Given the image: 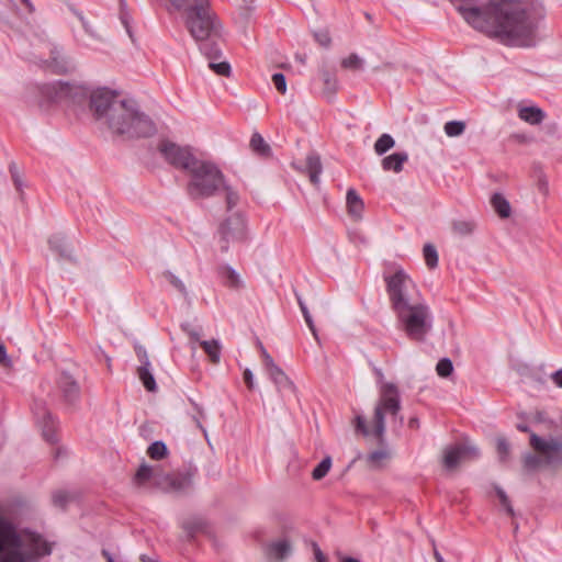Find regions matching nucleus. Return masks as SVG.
Here are the masks:
<instances>
[{
    "instance_id": "obj_51",
    "label": "nucleus",
    "mask_w": 562,
    "mask_h": 562,
    "mask_svg": "<svg viewBox=\"0 0 562 562\" xmlns=\"http://www.w3.org/2000/svg\"><path fill=\"white\" fill-rule=\"evenodd\" d=\"M10 172H11V177H12L15 189L22 193L24 183H23V180H22L21 176L19 175L16 166L14 164L10 165Z\"/></svg>"
},
{
    "instance_id": "obj_43",
    "label": "nucleus",
    "mask_w": 562,
    "mask_h": 562,
    "mask_svg": "<svg viewBox=\"0 0 562 562\" xmlns=\"http://www.w3.org/2000/svg\"><path fill=\"white\" fill-rule=\"evenodd\" d=\"M443 130L449 137H457L464 132L465 123L462 121H449L445 124Z\"/></svg>"
},
{
    "instance_id": "obj_24",
    "label": "nucleus",
    "mask_w": 562,
    "mask_h": 562,
    "mask_svg": "<svg viewBox=\"0 0 562 562\" xmlns=\"http://www.w3.org/2000/svg\"><path fill=\"white\" fill-rule=\"evenodd\" d=\"M408 160V154L406 151L393 153L382 159V168L385 171L401 172L403 165Z\"/></svg>"
},
{
    "instance_id": "obj_37",
    "label": "nucleus",
    "mask_w": 562,
    "mask_h": 562,
    "mask_svg": "<svg viewBox=\"0 0 562 562\" xmlns=\"http://www.w3.org/2000/svg\"><path fill=\"white\" fill-rule=\"evenodd\" d=\"M209 59V67L212 69L216 75L223 76V77H229L232 72V67L228 61L222 60L217 61L220 58H207Z\"/></svg>"
},
{
    "instance_id": "obj_52",
    "label": "nucleus",
    "mask_w": 562,
    "mask_h": 562,
    "mask_svg": "<svg viewBox=\"0 0 562 562\" xmlns=\"http://www.w3.org/2000/svg\"><path fill=\"white\" fill-rule=\"evenodd\" d=\"M202 528V524L200 521L194 522H184L183 529L187 532V537L189 539L194 537V533Z\"/></svg>"
},
{
    "instance_id": "obj_41",
    "label": "nucleus",
    "mask_w": 562,
    "mask_h": 562,
    "mask_svg": "<svg viewBox=\"0 0 562 562\" xmlns=\"http://www.w3.org/2000/svg\"><path fill=\"white\" fill-rule=\"evenodd\" d=\"M423 254L428 268L434 269L438 266V252L432 244H425L423 248Z\"/></svg>"
},
{
    "instance_id": "obj_21",
    "label": "nucleus",
    "mask_w": 562,
    "mask_h": 562,
    "mask_svg": "<svg viewBox=\"0 0 562 562\" xmlns=\"http://www.w3.org/2000/svg\"><path fill=\"white\" fill-rule=\"evenodd\" d=\"M49 249L56 252L61 259L74 260L72 251L67 243L66 236L57 233L48 238Z\"/></svg>"
},
{
    "instance_id": "obj_64",
    "label": "nucleus",
    "mask_w": 562,
    "mask_h": 562,
    "mask_svg": "<svg viewBox=\"0 0 562 562\" xmlns=\"http://www.w3.org/2000/svg\"><path fill=\"white\" fill-rule=\"evenodd\" d=\"M164 276L171 285H176V276L171 271H166Z\"/></svg>"
},
{
    "instance_id": "obj_31",
    "label": "nucleus",
    "mask_w": 562,
    "mask_h": 562,
    "mask_svg": "<svg viewBox=\"0 0 562 562\" xmlns=\"http://www.w3.org/2000/svg\"><path fill=\"white\" fill-rule=\"evenodd\" d=\"M154 486L162 492H170L176 487V477L172 474H165L162 470L158 468Z\"/></svg>"
},
{
    "instance_id": "obj_47",
    "label": "nucleus",
    "mask_w": 562,
    "mask_h": 562,
    "mask_svg": "<svg viewBox=\"0 0 562 562\" xmlns=\"http://www.w3.org/2000/svg\"><path fill=\"white\" fill-rule=\"evenodd\" d=\"M341 66L346 69L359 70L363 67V59L352 53L347 58L342 59Z\"/></svg>"
},
{
    "instance_id": "obj_18",
    "label": "nucleus",
    "mask_w": 562,
    "mask_h": 562,
    "mask_svg": "<svg viewBox=\"0 0 562 562\" xmlns=\"http://www.w3.org/2000/svg\"><path fill=\"white\" fill-rule=\"evenodd\" d=\"M206 161L199 160L190 146H178V167L187 170L192 176L200 165H204Z\"/></svg>"
},
{
    "instance_id": "obj_14",
    "label": "nucleus",
    "mask_w": 562,
    "mask_h": 562,
    "mask_svg": "<svg viewBox=\"0 0 562 562\" xmlns=\"http://www.w3.org/2000/svg\"><path fill=\"white\" fill-rule=\"evenodd\" d=\"M58 387L63 400L68 405H75L80 398V386L78 382L66 372H63L58 379Z\"/></svg>"
},
{
    "instance_id": "obj_29",
    "label": "nucleus",
    "mask_w": 562,
    "mask_h": 562,
    "mask_svg": "<svg viewBox=\"0 0 562 562\" xmlns=\"http://www.w3.org/2000/svg\"><path fill=\"white\" fill-rule=\"evenodd\" d=\"M198 345L203 348L212 363L217 364L221 361L222 346L217 339L201 340Z\"/></svg>"
},
{
    "instance_id": "obj_30",
    "label": "nucleus",
    "mask_w": 562,
    "mask_h": 562,
    "mask_svg": "<svg viewBox=\"0 0 562 562\" xmlns=\"http://www.w3.org/2000/svg\"><path fill=\"white\" fill-rule=\"evenodd\" d=\"M491 204L501 217L506 218L510 215V204L503 194L494 193L491 198Z\"/></svg>"
},
{
    "instance_id": "obj_42",
    "label": "nucleus",
    "mask_w": 562,
    "mask_h": 562,
    "mask_svg": "<svg viewBox=\"0 0 562 562\" xmlns=\"http://www.w3.org/2000/svg\"><path fill=\"white\" fill-rule=\"evenodd\" d=\"M496 451L502 463L506 462L510 456V445L504 437H497Z\"/></svg>"
},
{
    "instance_id": "obj_11",
    "label": "nucleus",
    "mask_w": 562,
    "mask_h": 562,
    "mask_svg": "<svg viewBox=\"0 0 562 562\" xmlns=\"http://www.w3.org/2000/svg\"><path fill=\"white\" fill-rule=\"evenodd\" d=\"M516 428L521 432L530 434V446L536 451L546 456V464H552L561 460V458H557L554 456L562 451V443L559 439L551 438L550 440H544L537 434L532 432L530 427L525 423L517 424Z\"/></svg>"
},
{
    "instance_id": "obj_3",
    "label": "nucleus",
    "mask_w": 562,
    "mask_h": 562,
    "mask_svg": "<svg viewBox=\"0 0 562 562\" xmlns=\"http://www.w3.org/2000/svg\"><path fill=\"white\" fill-rule=\"evenodd\" d=\"M250 3L254 0H243ZM183 23L206 58H221L223 26L210 0H178Z\"/></svg>"
},
{
    "instance_id": "obj_36",
    "label": "nucleus",
    "mask_w": 562,
    "mask_h": 562,
    "mask_svg": "<svg viewBox=\"0 0 562 562\" xmlns=\"http://www.w3.org/2000/svg\"><path fill=\"white\" fill-rule=\"evenodd\" d=\"M322 79L324 81V92L334 95L338 89V80L334 74L328 70H322Z\"/></svg>"
},
{
    "instance_id": "obj_17",
    "label": "nucleus",
    "mask_w": 562,
    "mask_h": 562,
    "mask_svg": "<svg viewBox=\"0 0 562 562\" xmlns=\"http://www.w3.org/2000/svg\"><path fill=\"white\" fill-rule=\"evenodd\" d=\"M46 63L47 67L56 74H66L75 68L74 63L56 46L50 49V57Z\"/></svg>"
},
{
    "instance_id": "obj_55",
    "label": "nucleus",
    "mask_w": 562,
    "mask_h": 562,
    "mask_svg": "<svg viewBox=\"0 0 562 562\" xmlns=\"http://www.w3.org/2000/svg\"><path fill=\"white\" fill-rule=\"evenodd\" d=\"M315 40L324 47L329 46L331 42L330 36L326 31L315 33Z\"/></svg>"
},
{
    "instance_id": "obj_10",
    "label": "nucleus",
    "mask_w": 562,
    "mask_h": 562,
    "mask_svg": "<svg viewBox=\"0 0 562 562\" xmlns=\"http://www.w3.org/2000/svg\"><path fill=\"white\" fill-rule=\"evenodd\" d=\"M245 220L240 213H235L226 218L220 226V248L221 251L226 252L229 248L231 241L241 240L245 236Z\"/></svg>"
},
{
    "instance_id": "obj_49",
    "label": "nucleus",
    "mask_w": 562,
    "mask_h": 562,
    "mask_svg": "<svg viewBox=\"0 0 562 562\" xmlns=\"http://www.w3.org/2000/svg\"><path fill=\"white\" fill-rule=\"evenodd\" d=\"M272 81H273L276 89L280 93L284 94L286 92V80H285V76L283 74H281V72L273 74Z\"/></svg>"
},
{
    "instance_id": "obj_35",
    "label": "nucleus",
    "mask_w": 562,
    "mask_h": 562,
    "mask_svg": "<svg viewBox=\"0 0 562 562\" xmlns=\"http://www.w3.org/2000/svg\"><path fill=\"white\" fill-rule=\"evenodd\" d=\"M395 146V140L390 134H382L374 143V151L382 156Z\"/></svg>"
},
{
    "instance_id": "obj_2",
    "label": "nucleus",
    "mask_w": 562,
    "mask_h": 562,
    "mask_svg": "<svg viewBox=\"0 0 562 562\" xmlns=\"http://www.w3.org/2000/svg\"><path fill=\"white\" fill-rule=\"evenodd\" d=\"M458 10L474 29L504 44L521 47L536 44L538 23L528 9L516 0H490L484 10L463 5Z\"/></svg>"
},
{
    "instance_id": "obj_1",
    "label": "nucleus",
    "mask_w": 562,
    "mask_h": 562,
    "mask_svg": "<svg viewBox=\"0 0 562 562\" xmlns=\"http://www.w3.org/2000/svg\"><path fill=\"white\" fill-rule=\"evenodd\" d=\"M90 110L94 119L106 125L115 135L125 138L156 136L151 149L166 162L176 166V142L172 132L162 125L158 126L133 100L121 99L114 90L99 88L90 94Z\"/></svg>"
},
{
    "instance_id": "obj_25",
    "label": "nucleus",
    "mask_w": 562,
    "mask_h": 562,
    "mask_svg": "<svg viewBox=\"0 0 562 562\" xmlns=\"http://www.w3.org/2000/svg\"><path fill=\"white\" fill-rule=\"evenodd\" d=\"M158 468L159 467L153 468V467L148 465L146 462H143L139 465V468L137 469V471L133 477L134 484H136L138 486H145L149 482H151L153 485H155Z\"/></svg>"
},
{
    "instance_id": "obj_44",
    "label": "nucleus",
    "mask_w": 562,
    "mask_h": 562,
    "mask_svg": "<svg viewBox=\"0 0 562 562\" xmlns=\"http://www.w3.org/2000/svg\"><path fill=\"white\" fill-rule=\"evenodd\" d=\"M74 499V495L67 491H56L53 494V503L56 507H59L61 509L66 508L68 503H70Z\"/></svg>"
},
{
    "instance_id": "obj_62",
    "label": "nucleus",
    "mask_w": 562,
    "mask_h": 562,
    "mask_svg": "<svg viewBox=\"0 0 562 562\" xmlns=\"http://www.w3.org/2000/svg\"><path fill=\"white\" fill-rule=\"evenodd\" d=\"M10 359L7 355V349L3 344H0V364L8 366L10 364Z\"/></svg>"
},
{
    "instance_id": "obj_7",
    "label": "nucleus",
    "mask_w": 562,
    "mask_h": 562,
    "mask_svg": "<svg viewBox=\"0 0 562 562\" xmlns=\"http://www.w3.org/2000/svg\"><path fill=\"white\" fill-rule=\"evenodd\" d=\"M401 411V397L397 386L387 382L381 386L380 398L374 408V429L373 435L383 440L385 432V413L396 418Z\"/></svg>"
},
{
    "instance_id": "obj_56",
    "label": "nucleus",
    "mask_w": 562,
    "mask_h": 562,
    "mask_svg": "<svg viewBox=\"0 0 562 562\" xmlns=\"http://www.w3.org/2000/svg\"><path fill=\"white\" fill-rule=\"evenodd\" d=\"M75 14L77 15V18L80 20L81 24H82V27L83 30L86 31V33H88L89 35L91 36H95L94 34V31L92 29V26L90 25V23L85 19L83 14L79 11H74Z\"/></svg>"
},
{
    "instance_id": "obj_39",
    "label": "nucleus",
    "mask_w": 562,
    "mask_h": 562,
    "mask_svg": "<svg viewBox=\"0 0 562 562\" xmlns=\"http://www.w3.org/2000/svg\"><path fill=\"white\" fill-rule=\"evenodd\" d=\"M168 453L167 446L164 441H154L147 449V454L154 460H160Z\"/></svg>"
},
{
    "instance_id": "obj_6",
    "label": "nucleus",
    "mask_w": 562,
    "mask_h": 562,
    "mask_svg": "<svg viewBox=\"0 0 562 562\" xmlns=\"http://www.w3.org/2000/svg\"><path fill=\"white\" fill-rule=\"evenodd\" d=\"M396 317L407 337L415 341H425L432 329V314L425 300L397 313Z\"/></svg>"
},
{
    "instance_id": "obj_19",
    "label": "nucleus",
    "mask_w": 562,
    "mask_h": 562,
    "mask_svg": "<svg viewBox=\"0 0 562 562\" xmlns=\"http://www.w3.org/2000/svg\"><path fill=\"white\" fill-rule=\"evenodd\" d=\"M180 327L183 334L187 336L188 345L192 351V356H194L196 346L202 340L201 338L203 336V327L196 318H194L192 322L181 323Z\"/></svg>"
},
{
    "instance_id": "obj_34",
    "label": "nucleus",
    "mask_w": 562,
    "mask_h": 562,
    "mask_svg": "<svg viewBox=\"0 0 562 562\" xmlns=\"http://www.w3.org/2000/svg\"><path fill=\"white\" fill-rule=\"evenodd\" d=\"M476 228V223L472 220H458L452 223V229L459 236H469Z\"/></svg>"
},
{
    "instance_id": "obj_26",
    "label": "nucleus",
    "mask_w": 562,
    "mask_h": 562,
    "mask_svg": "<svg viewBox=\"0 0 562 562\" xmlns=\"http://www.w3.org/2000/svg\"><path fill=\"white\" fill-rule=\"evenodd\" d=\"M346 202L349 214L356 218H360L364 204L362 199L355 189L350 188L347 191Z\"/></svg>"
},
{
    "instance_id": "obj_22",
    "label": "nucleus",
    "mask_w": 562,
    "mask_h": 562,
    "mask_svg": "<svg viewBox=\"0 0 562 562\" xmlns=\"http://www.w3.org/2000/svg\"><path fill=\"white\" fill-rule=\"evenodd\" d=\"M518 117L530 125H539L546 119V113L542 109L536 105H519Z\"/></svg>"
},
{
    "instance_id": "obj_33",
    "label": "nucleus",
    "mask_w": 562,
    "mask_h": 562,
    "mask_svg": "<svg viewBox=\"0 0 562 562\" xmlns=\"http://www.w3.org/2000/svg\"><path fill=\"white\" fill-rule=\"evenodd\" d=\"M137 375L148 392H155L157 390L156 380L150 372L149 367L139 366L137 369Z\"/></svg>"
},
{
    "instance_id": "obj_13",
    "label": "nucleus",
    "mask_w": 562,
    "mask_h": 562,
    "mask_svg": "<svg viewBox=\"0 0 562 562\" xmlns=\"http://www.w3.org/2000/svg\"><path fill=\"white\" fill-rule=\"evenodd\" d=\"M33 413L37 424L42 428V435L47 442L57 441L55 434V422L43 401H35L33 404Z\"/></svg>"
},
{
    "instance_id": "obj_28",
    "label": "nucleus",
    "mask_w": 562,
    "mask_h": 562,
    "mask_svg": "<svg viewBox=\"0 0 562 562\" xmlns=\"http://www.w3.org/2000/svg\"><path fill=\"white\" fill-rule=\"evenodd\" d=\"M250 148L256 155L263 157V158H268L272 155L270 145L265 140V138L258 132H255L251 135Z\"/></svg>"
},
{
    "instance_id": "obj_60",
    "label": "nucleus",
    "mask_w": 562,
    "mask_h": 562,
    "mask_svg": "<svg viewBox=\"0 0 562 562\" xmlns=\"http://www.w3.org/2000/svg\"><path fill=\"white\" fill-rule=\"evenodd\" d=\"M550 378L555 386L562 389V368L553 372Z\"/></svg>"
},
{
    "instance_id": "obj_57",
    "label": "nucleus",
    "mask_w": 562,
    "mask_h": 562,
    "mask_svg": "<svg viewBox=\"0 0 562 562\" xmlns=\"http://www.w3.org/2000/svg\"><path fill=\"white\" fill-rule=\"evenodd\" d=\"M260 351H261V355H262V358H263V361H265V366L266 368L268 366H272V363H274V360L272 359V357L268 353V351L266 350V348L263 347L262 342L260 340H258L257 342Z\"/></svg>"
},
{
    "instance_id": "obj_61",
    "label": "nucleus",
    "mask_w": 562,
    "mask_h": 562,
    "mask_svg": "<svg viewBox=\"0 0 562 562\" xmlns=\"http://www.w3.org/2000/svg\"><path fill=\"white\" fill-rule=\"evenodd\" d=\"M313 550L316 562H327V559L317 543H313Z\"/></svg>"
},
{
    "instance_id": "obj_63",
    "label": "nucleus",
    "mask_w": 562,
    "mask_h": 562,
    "mask_svg": "<svg viewBox=\"0 0 562 562\" xmlns=\"http://www.w3.org/2000/svg\"><path fill=\"white\" fill-rule=\"evenodd\" d=\"M177 288H178V292H181L184 296V300L188 301V304L190 305V297H189V294L184 288V285L180 282V280H178V284H177Z\"/></svg>"
},
{
    "instance_id": "obj_53",
    "label": "nucleus",
    "mask_w": 562,
    "mask_h": 562,
    "mask_svg": "<svg viewBox=\"0 0 562 562\" xmlns=\"http://www.w3.org/2000/svg\"><path fill=\"white\" fill-rule=\"evenodd\" d=\"M356 429L363 436H368L370 434L366 418L362 415L356 416Z\"/></svg>"
},
{
    "instance_id": "obj_45",
    "label": "nucleus",
    "mask_w": 562,
    "mask_h": 562,
    "mask_svg": "<svg viewBox=\"0 0 562 562\" xmlns=\"http://www.w3.org/2000/svg\"><path fill=\"white\" fill-rule=\"evenodd\" d=\"M437 374L440 378H448L453 372V363L450 358H442L438 361L436 366Z\"/></svg>"
},
{
    "instance_id": "obj_20",
    "label": "nucleus",
    "mask_w": 562,
    "mask_h": 562,
    "mask_svg": "<svg viewBox=\"0 0 562 562\" xmlns=\"http://www.w3.org/2000/svg\"><path fill=\"white\" fill-rule=\"evenodd\" d=\"M266 369L279 391L294 392L295 387L293 382L276 362L272 363V366H268Z\"/></svg>"
},
{
    "instance_id": "obj_4",
    "label": "nucleus",
    "mask_w": 562,
    "mask_h": 562,
    "mask_svg": "<svg viewBox=\"0 0 562 562\" xmlns=\"http://www.w3.org/2000/svg\"><path fill=\"white\" fill-rule=\"evenodd\" d=\"M191 199H207L224 194L227 211H232L239 202L238 192L227 183L220 168L210 161L200 165L187 184Z\"/></svg>"
},
{
    "instance_id": "obj_38",
    "label": "nucleus",
    "mask_w": 562,
    "mask_h": 562,
    "mask_svg": "<svg viewBox=\"0 0 562 562\" xmlns=\"http://www.w3.org/2000/svg\"><path fill=\"white\" fill-rule=\"evenodd\" d=\"M120 20H121V23L123 24V26L125 27L127 35L130 36L132 42H134V35H133V31H132V26H131L132 16H131L130 12L127 11L125 0H120Z\"/></svg>"
},
{
    "instance_id": "obj_15",
    "label": "nucleus",
    "mask_w": 562,
    "mask_h": 562,
    "mask_svg": "<svg viewBox=\"0 0 562 562\" xmlns=\"http://www.w3.org/2000/svg\"><path fill=\"white\" fill-rule=\"evenodd\" d=\"M265 553L269 560L281 562L292 554V544L286 538L271 541L267 544Z\"/></svg>"
},
{
    "instance_id": "obj_12",
    "label": "nucleus",
    "mask_w": 562,
    "mask_h": 562,
    "mask_svg": "<svg viewBox=\"0 0 562 562\" xmlns=\"http://www.w3.org/2000/svg\"><path fill=\"white\" fill-rule=\"evenodd\" d=\"M480 457L477 447L471 443H461L446 450L443 464L447 469H454L463 460H473Z\"/></svg>"
},
{
    "instance_id": "obj_40",
    "label": "nucleus",
    "mask_w": 562,
    "mask_h": 562,
    "mask_svg": "<svg viewBox=\"0 0 562 562\" xmlns=\"http://www.w3.org/2000/svg\"><path fill=\"white\" fill-rule=\"evenodd\" d=\"M331 468V458L325 457L313 470L312 477L315 481H319L327 475Z\"/></svg>"
},
{
    "instance_id": "obj_16",
    "label": "nucleus",
    "mask_w": 562,
    "mask_h": 562,
    "mask_svg": "<svg viewBox=\"0 0 562 562\" xmlns=\"http://www.w3.org/2000/svg\"><path fill=\"white\" fill-rule=\"evenodd\" d=\"M196 474L198 468L192 462L186 463L181 470H178V495L191 492Z\"/></svg>"
},
{
    "instance_id": "obj_27",
    "label": "nucleus",
    "mask_w": 562,
    "mask_h": 562,
    "mask_svg": "<svg viewBox=\"0 0 562 562\" xmlns=\"http://www.w3.org/2000/svg\"><path fill=\"white\" fill-rule=\"evenodd\" d=\"M306 169L311 182L314 186H317L319 183V176L323 171L321 157L317 154H310L306 157Z\"/></svg>"
},
{
    "instance_id": "obj_54",
    "label": "nucleus",
    "mask_w": 562,
    "mask_h": 562,
    "mask_svg": "<svg viewBox=\"0 0 562 562\" xmlns=\"http://www.w3.org/2000/svg\"><path fill=\"white\" fill-rule=\"evenodd\" d=\"M385 458H387V452L385 450H374L368 456V460L371 463H378Z\"/></svg>"
},
{
    "instance_id": "obj_59",
    "label": "nucleus",
    "mask_w": 562,
    "mask_h": 562,
    "mask_svg": "<svg viewBox=\"0 0 562 562\" xmlns=\"http://www.w3.org/2000/svg\"><path fill=\"white\" fill-rule=\"evenodd\" d=\"M244 381L245 383L247 384V386L252 390L255 384H254V374H252V371L250 369H246L244 371Z\"/></svg>"
},
{
    "instance_id": "obj_58",
    "label": "nucleus",
    "mask_w": 562,
    "mask_h": 562,
    "mask_svg": "<svg viewBox=\"0 0 562 562\" xmlns=\"http://www.w3.org/2000/svg\"><path fill=\"white\" fill-rule=\"evenodd\" d=\"M159 5L164 7L169 13H173L176 9V0H154Z\"/></svg>"
},
{
    "instance_id": "obj_50",
    "label": "nucleus",
    "mask_w": 562,
    "mask_h": 562,
    "mask_svg": "<svg viewBox=\"0 0 562 562\" xmlns=\"http://www.w3.org/2000/svg\"><path fill=\"white\" fill-rule=\"evenodd\" d=\"M135 352L140 362V366L150 367V361L146 349L140 345H135Z\"/></svg>"
},
{
    "instance_id": "obj_48",
    "label": "nucleus",
    "mask_w": 562,
    "mask_h": 562,
    "mask_svg": "<svg viewBox=\"0 0 562 562\" xmlns=\"http://www.w3.org/2000/svg\"><path fill=\"white\" fill-rule=\"evenodd\" d=\"M494 488H495V492L499 498V502H501V505L503 506V508L506 510L507 514H509L510 516H514L515 515L514 508H513L510 501H509L507 494L505 493V491L498 485H495Z\"/></svg>"
},
{
    "instance_id": "obj_8",
    "label": "nucleus",
    "mask_w": 562,
    "mask_h": 562,
    "mask_svg": "<svg viewBox=\"0 0 562 562\" xmlns=\"http://www.w3.org/2000/svg\"><path fill=\"white\" fill-rule=\"evenodd\" d=\"M24 542L15 526L0 515V562H25Z\"/></svg>"
},
{
    "instance_id": "obj_23",
    "label": "nucleus",
    "mask_w": 562,
    "mask_h": 562,
    "mask_svg": "<svg viewBox=\"0 0 562 562\" xmlns=\"http://www.w3.org/2000/svg\"><path fill=\"white\" fill-rule=\"evenodd\" d=\"M217 274L224 285L231 289H239L243 286V281L239 273L231 266L223 265L217 268Z\"/></svg>"
},
{
    "instance_id": "obj_32",
    "label": "nucleus",
    "mask_w": 562,
    "mask_h": 562,
    "mask_svg": "<svg viewBox=\"0 0 562 562\" xmlns=\"http://www.w3.org/2000/svg\"><path fill=\"white\" fill-rule=\"evenodd\" d=\"M295 294V297H296V301H297V304L300 306V310L303 314V317H304V321L306 323V325L308 326L310 330L312 331V335L314 336V338L319 341V337H318V334H317V329L315 327V324H314V321H313V317L305 304V302L303 301L302 296L300 293H297L296 291L294 292Z\"/></svg>"
},
{
    "instance_id": "obj_46",
    "label": "nucleus",
    "mask_w": 562,
    "mask_h": 562,
    "mask_svg": "<svg viewBox=\"0 0 562 562\" xmlns=\"http://www.w3.org/2000/svg\"><path fill=\"white\" fill-rule=\"evenodd\" d=\"M543 462L546 463V459ZM522 463L527 471H536L542 464V459L528 452L524 454Z\"/></svg>"
},
{
    "instance_id": "obj_5",
    "label": "nucleus",
    "mask_w": 562,
    "mask_h": 562,
    "mask_svg": "<svg viewBox=\"0 0 562 562\" xmlns=\"http://www.w3.org/2000/svg\"><path fill=\"white\" fill-rule=\"evenodd\" d=\"M384 281L395 314L424 300L415 282L403 269H397L393 274H384Z\"/></svg>"
},
{
    "instance_id": "obj_9",
    "label": "nucleus",
    "mask_w": 562,
    "mask_h": 562,
    "mask_svg": "<svg viewBox=\"0 0 562 562\" xmlns=\"http://www.w3.org/2000/svg\"><path fill=\"white\" fill-rule=\"evenodd\" d=\"M37 91L40 93V100L37 101L40 108H44L46 103L50 102H78L87 94V89L83 86L66 81L42 85L37 87Z\"/></svg>"
}]
</instances>
